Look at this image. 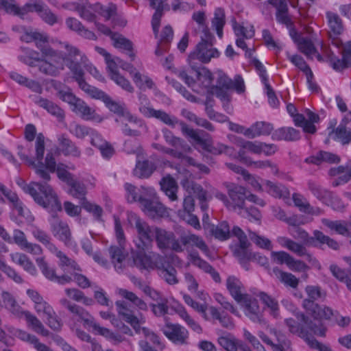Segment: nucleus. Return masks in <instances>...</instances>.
Returning <instances> with one entry per match:
<instances>
[{
  "mask_svg": "<svg viewBox=\"0 0 351 351\" xmlns=\"http://www.w3.org/2000/svg\"><path fill=\"white\" fill-rule=\"evenodd\" d=\"M18 184L38 205L45 208H50L53 210H62V205L58 195L50 185L36 182L26 184L23 180L18 182Z\"/></svg>",
  "mask_w": 351,
  "mask_h": 351,
  "instance_id": "nucleus-1",
  "label": "nucleus"
},
{
  "mask_svg": "<svg viewBox=\"0 0 351 351\" xmlns=\"http://www.w3.org/2000/svg\"><path fill=\"white\" fill-rule=\"evenodd\" d=\"M45 136L42 133L37 134L35 142L36 159L37 163L34 162L33 168L36 173L45 181L47 182L51 179L49 172L56 171V162L51 152H48L45 157V163L43 162L45 153Z\"/></svg>",
  "mask_w": 351,
  "mask_h": 351,
  "instance_id": "nucleus-2",
  "label": "nucleus"
},
{
  "mask_svg": "<svg viewBox=\"0 0 351 351\" xmlns=\"http://www.w3.org/2000/svg\"><path fill=\"white\" fill-rule=\"evenodd\" d=\"M296 317L298 322L293 318H287L285 322L289 331L293 334H296L299 337L304 338L305 340L308 337V331L313 332L315 335L324 337L326 335V327L320 324L316 325L303 313H297Z\"/></svg>",
  "mask_w": 351,
  "mask_h": 351,
  "instance_id": "nucleus-3",
  "label": "nucleus"
},
{
  "mask_svg": "<svg viewBox=\"0 0 351 351\" xmlns=\"http://www.w3.org/2000/svg\"><path fill=\"white\" fill-rule=\"evenodd\" d=\"M23 34L20 39L25 43L34 42L36 47L40 51L44 58H59L58 51L49 45V38L43 33L33 31L31 28L21 27Z\"/></svg>",
  "mask_w": 351,
  "mask_h": 351,
  "instance_id": "nucleus-4",
  "label": "nucleus"
},
{
  "mask_svg": "<svg viewBox=\"0 0 351 351\" xmlns=\"http://www.w3.org/2000/svg\"><path fill=\"white\" fill-rule=\"evenodd\" d=\"M135 228L137 231L138 241L136 245L138 250H149L152 247L154 237L157 226H150L139 217H135Z\"/></svg>",
  "mask_w": 351,
  "mask_h": 351,
  "instance_id": "nucleus-5",
  "label": "nucleus"
},
{
  "mask_svg": "<svg viewBox=\"0 0 351 351\" xmlns=\"http://www.w3.org/2000/svg\"><path fill=\"white\" fill-rule=\"evenodd\" d=\"M213 34H210V38H206V35L201 36V41L197 45L195 50L189 55V58H197L204 63H207L212 58L218 57L219 51L213 47Z\"/></svg>",
  "mask_w": 351,
  "mask_h": 351,
  "instance_id": "nucleus-6",
  "label": "nucleus"
},
{
  "mask_svg": "<svg viewBox=\"0 0 351 351\" xmlns=\"http://www.w3.org/2000/svg\"><path fill=\"white\" fill-rule=\"evenodd\" d=\"M154 236L158 247L161 250H171L176 252H182L184 247L175 234L158 227Z\"/></svg>",
  "mask_w": 351,
  "mask_h": 351,
  "instance_id": "nucleus-7",
  "label": "nucleus"
},
{
  "mask_svg": "<svg viewBox=\"0 0 351 351\" xmlns=\"http://www.w3.org/2000/svg\"><path fill=\"white\" fill-rule=\"evenodd\" d=\"M141 207L144 213L152 219H157L168 216L167 208L160 203L153 191L152 196L148 195L145 199L142 200Z\"/></svg>",
  "mask_w": 351,
  "mask_h": 351,
  "instance_id": "nucleus-8",
  "label": "nucleus"
},
{
  "mask_svg": "<svg viewBox=\"0 0 351 351\" xmlns=\"http://www.w3.org/2000/svg\"><path fill=\"white\" fill-rule=\"evenodd\" d=\"M163 334L176 344H185L189 337L188 330L177 324L166 323L162 327Z\"/></svg>",
  "mask_w": 351,
  "mask_h": 351,
  "instance_id": "nucleus-9",
  "label": "nucleus"
},
{
  "mask_svg": "<svg viewBox=\"0 0 351 351\" xmlns=\"http://www.w3.org/2000/svg\"><path fill=\"white\" fill-rule=\"evenodd\" d=\"M228 193L231 199L230 210H236L244 208L245 200L247 199V191L243 186L229 183L226 185Z\"/></svg>",
  "mask_w": 351,
  "mask_h": 351,
  "instance_id": "nucleus-10",
  "label": "nucleus"
},
{
  "mask_svg": "<svg viewBox=\"0 0 351 351\" xmlns=\"http://www.w3.org/2000/svg\"><path fill=\"white\" fill-rule=\"evenodd\" d=\"M82 64L78 61H70L66 66L71 72L73 79L77 82L79 87L88 95L93 93L96 87L88 84L85 80V73L82 67Z\"/></svg>",
  "mask_w": 351,
  "mask_h": 351,
  "instance_id": "nucleus-11",
  "label": "nucleus"
},
{
  "mask_svg": "<svg viewBox=\"0 0 351 351\" xmlns=\"http://www.w3.org/2000/svg\"><path fill=\"white\" fill-rule=\"evenodd\" d=\"M302 305L315 319H330L333 315L332 310L330 308L320 306L308 299H304Z\"/></svg>",
  "mask_w": 351,
  "mask_h": 351,
  "instance_id": "nucleus-12",
  "label": "nucleus"
},
{
  "mask_svg": "<svg viewBox=\"0 0 351 351\" xmlns=\"http://www.w3.org/2000/svg\"><path fill=\"white\" fill-rule=\"evenodd\" d=\"M139 110L146 117H154L171 127H174L179 123V120L176 117L170 116L165 111L160 110H155L149 106H143L139 108Z\"/></svg>",
  "mask_w": 351,
  "mask_h": 351,
  "instance_id": "nucleus-13",
  "label": "nucleus"
},
{
  "mask_svg": "<svg viewBox=\"0 0 351 351\" xmlns=\"http://www.w3.org/2000/svg\"><path fill=\"white\" fill-rule=\"evenodd\" d=\"M89 96L94 99L102 100L106 106L111 112H113L114 113H116L119 115H124L123 106L112 100L109 95H108L104 91L98 89L97 88H95L93 93L89 95Z\"/></svg>",
  "mask_w": 351,
  "mask_h": 351,
  "instance_id": "nucleus-14",
  "label": "nucleus"
},
{
  "mask_svg": "<svg viewBox=\"0 0 351 351\" xmlns=\"http://www.w3.org/2000/svg\"><path fill=\"white\" fill-rule=\"evenodd\" d=\"M124 187L127 192L126 197L128 202L130 203L138 202L141 205L142 204L143 199H145L147 196H148V195L152 196L153 193L152 189H147L143 186H142L141 189H138L130 183H126Z\"/></svg>",
  "mask_w": 351,
  "mask_h": 351,
  "instance_id": "nucleus-15",
  "label": "nucleus"
},
{
  "mask_svg": "<svg viewBox=\"0 0 351 351\" xmlns=\"http://www.w3.org/2000/svg\"><path fill=\"white\" fill-rule=\"evenodd\" d=\"M245 308V315L254 322H261V314L258 301L248 294L245 296L240 303Z\"/></svg>",
  "mask_w": 351,
  "mask_h": 351,
  "instance_id": "nucleus-16",
  "label": "nucleus"
},
{
  "mask_svg": "<svg viewBox=\"0 0 351 351\" xmlns=\"http://www.w3.org/2000/svg\"><path fill=\"white\" fill-rule=\"evenodd\" d=\"M217 86L226 90L234 89L238 93H242L245 91L244 82L240 75L236 76L234 80H232L224 74H219Z\"/></svg>",
  "mask_w": 351,
  "mask_h": 351,
  "instance_id": "nucleus-17",
  "label": "nucleus"
},
{
  "mask_svg": "<svg viewBox=\"0 0 351 351\" xmlns=\"http://www.w3.org/2000/svg\"><path fill=\"white\" fill-rule=\"evenodd\" d=\"M150 6L156 10L152 20V25L155 36H158L160 19L165 9L169 10L168 4H164L167 0H149Z\"/></svg>",
  "mask_w": 351,
  "mask_h": 351,
  "instance_id": "nucleus-18",
  "label": "nucleus"
},
{
  "mask_svg": "<svg viewBox=\"0 0 351 351\" xmlns=\"http://www.w3.org/2000/svg\"><path fill=\"white\" fill-rule=\"evenodd\" d=\"M226 287L230 294L238 303H241L242 300L247 295L244 293L245 289L242 282L234 276L227 278Z\"/></svg>",
  "mask_w": 351,
  "mask_h": 351,
  "instance_id": "nucleus-19",
  "label": "nucleus"
},
{
  "mask_svg": "<svg viewBox=\"0 0 351 351\" xmlns=\"http://www.w3.org/2000/svg\"><path fill=\"white\" fill-rule=\"evenodd\" d=\"M51 232L54 237L58 238L66 245L69 243L71 239V234L66 223L56 219L51 223Z\"/></svg>",
  "mask_w": 351,
  "mask_h": 351,
  "instance_id": "nucleus-20",
  "label": "nucleus"
},
{
  "mask_svg": "<svg viewBox=\"0 0 351 351\" xmlns=\"http://www.w3.org/2000/svg\"><path fill=\"white\" fill-rule=\"evenodd\" d=\"M59 58H44L38 64L39 71L45 75L50 76H57L59 75L60 71L64 69L63 66H58L55 64L49 61V59H52L53 62L57 63L58 60L61 59L60 53L58 52Z\"/></svg>",
  "mask_w": 351,
  "mask_h": 351,
  "instance_id": "nucleus-21",
  "label": "nucleus"
},
{
  "mask_svg": "<svg viewBox=\"0 0 351 351\" xmlns=\"http://www.w3.org/2000/svg\"><path fill=\"white\" fill-rule=\"evenodd\" d=\"M34 101L36 104L44 108L49 113L56 117L58 119L62 120L64 119V110L52 101L41 97L36 96L34 99Z\"/></svg>",
  "mask_w": 351,
  "mask_h": 351,
  "instance_id": "nucleus-22",
  "label": "nucleus"
},
{
  "mask_svg": "<svg viewBox=\"0 0 351 351\" xmlns=\"http://www.w3.org/2000/svg\"><path fill=\"white\" fill-rule=\"evenodd\" d=\"M180 243L183 246L191 245L196 247L204 254L209 256L210 250L204 239L196 234L184 235L180 237Z\"/></svg>",
  "mask_w": 351,
  "mask_h": 351,
  "instance_id": "nucleus-23",
  "label": "nucleus"
},
{
  "mask_svg": "<svg viewBox=\"0 0 351 351\" xmlns=\"http://www.w3.org/2000/svg\"><path fill=\"white\" fill-rule=\"evenodd\" d=\"M311 239L313 240L311 245L315 247L319 246L322 248V245L326 244L329 248L333 250H338L340 247L337 241L330 238L329 236L325 235L319 230L313 231V236L311 237Z\"/></svg>",
  "mask_w": 351,
  "mask_h": 351,
  "instance_id": "nucleus-24",
  "label": "nucleus"
},
{
  "mask_svg": "<svg viewBox=\"0 0 351 351\" xmlns=\"http://www.w3.org/2000/svg\"><path fill=\"white\" fill-rule=\"evenodd\" d=\"M66 25L69 29L77 32L84 38L89 40L97 39L95 34L92 31L86 29L80 21L75 18L69 17L66 19Z\"/></svg>",
  "mask_w": 351,
  "mask_h": 351,
  "instance_id": "nucleus-25",
  "label": "nucleus"
},
{
  "mask_svg": "<svg viewBox=\"0 0 351 351\" xmlns=\"http://www.w3.org/2000/svg\"><path fill=\"white\" fill-rule=\"evenodd\" d=\"M273 125L265 121H259L253 124L250 128L246 129L245 136L254 138L261 135H269L273 130Z\"/></svg>",
  "mask_w": 351,
  "mask_h": 351,
  "instance_id": "nucleus-26",
  "label": "nucleus"
},
{
  "mask_svg": "<svg viewBox=\"0 0 351 351\" xmlns=\"http://www.w3.org/2000/svg\"><path fill=\"white\" fill-rule=\"evenodd\" d=\"M146 250H138L132 252L133 264L140 269H153L152 258L145 254Z\"/></svg>",
  "mask_w": 351,
  "mask_h": 351,
  "instance_id": "nucleus-27",
  "label": "nucleus"
},
{
  "mask_svg": "<svg viewBox=\"0 0 351 351\" xmlns=\"http://www.w3.org/2000/svg\"><path fill=\"white\" fill-rule=\"evenodd\" d=\"M72 110L86 120H95L97 117L95 110L89 107L85 101L80 98L72 106Z\"/></svg>",
  "mask_w": 351,
  "mask_h": 351,
  "instance_id": "nucleus-28",
  "label": "nucleus"
},
{
  "mask_svg": "<svg viewBox=\"0 0 351 351\" xmlns=\"http://www.w3.org/2000/svg\"><path fill=\"white\" fill-rule=\"evenodd\" d=\"M236 144L241 148L238 154L242 160H246L245 150L257 154L262 153L261 142H252L239 138L237 139Z\"/></svg>",
  "mask_w": 351,
  "mask_h": 351,
  "instance_id": "nucleus-29",
  "label": "nucleus"
},
{
  "mask_svg": "<svg viewBox=\"0 0 351 351\" xmlns=\"http://www.w3.org/2000/svg\"><path fill=\"white\" fill-rule=\"evenodd\" d=\"M160 184L161 189L171 201L173 202L178 200L177 191L178 186L177 182L172 177L168 176L163 178L160 182Z\"/></svg>",
  "mask_w": 351,
  "mask_h": 351,
  "instance_id": "nucleus-30",
  "label": "nucleus"
},
{
  "mask_svg": "<svg viewBox=\"0 0 351 351\" xmlns=\"http://www.w3.org/2000/svg\"><path fill=\"white\" fill-rule=\"evenodd\" d=\"M271 138L276 141H296L300 138V132L293 128H281L272 134Z\"/></svg>",
  "mask_w": 351,
  "mask_h": 351,
  "instance_id": "nucleus-31",
  "label": "nucleus"
},
{
  "mask_svg": "<svg viewBox=\"0 0 351 351\" xmlns=\"http://www.w3.org/2000/svg\"><path fill=\"white\" fill-rule=\"evenodd\" d=\"M156 169L153 162L148 160L137 161L136 167L134 169V175L138 178H148Z\"/></svg>",
  "mask_w": 351,
  "mask_h": 351,
  "instance_id": "nucleus-32",
  "label": "nucleus"
},
{
  "mask_svg": "<svg viewBox=\"0 0 351 351\" xmlns=\"http://www.w3.org/2000/svg\"><path fill=\"white\" fill-rule=\"evenodd\" d=\"M59 145L61 147L62 152L65 156H72L74 157H80L81 152L74 143L64 135H61L58 138Z\"/></svg>",
  "mask_w": 351,
  "mask_h": 351,
  "instance_id": "nucleus-33",
  "label": "nucleus"
},
{
  "mask_svg": "<svg viewBox=\"0 0 351 351\" xmlns=\"http://www.w3.org/2000/svg\"><path fill=\"white\" fill-rule=\"evenodd\" d=\"M10 77L18 84L25 86L36 93H41L43 91L42 86L38 82L29 80L16 72H11Z\"/></svg>",
  "mask_w": 351,
  "mask_h": 351,
  "instance_id": "nucleus-34",
  "label": "nucleus"
},
{
  "mask_svg": "<svg viewBox=\"0 0 351 351\" xmlns=\"http://www.w3.org/2000/svg\"><path fill=\"white\" fill-rule=\"evenodd\" d=\"M272 271L276 278H278L285 285L293 289H295L298 287L299 280L292 274L283 271L277 267H274Z\"/></svg>",
  "mask_w": 351,
  "mask_h": 351,
  "instance_id": "nucleus-35",
  "label": "nucleus"
},
{
  "mask_svg": "<svg viewBox=\"0 0 351 351\" xmlns=\"http://www.w3.org/2000/svg\"><path fill=\"white\" fill-rule=\"evenodd\" d=\"M340 161L338 156L327 152L320 151L316 156H311L306 159V162L319 165L322 162L328 163H337Z\"/></svg>",
  "mask_w": 351,
  "mask_h": 351,
  "instance_id": "nucleus-36",
  "label": "nucleus"
},
{
  "mask_svg": "<svg viewBox=\"0 0 351 351\" xmlns=\"http://www.w3.org/2000/svg\"><path fill=\"white\" fill-rule=\"evenodd\" d=\"M1 298L5 307L16 316H21L23 311L14 296L8 291H3Z\"/></svg>",
  "mask_w": 351,
  "mask_h": 351,
  "instance_id": "nucleus-37",
  "label": "nucleus"
},
{
  "mask_svg": "<svg viewBox=\"0 0 351 351\" xmlns=\"http://www.w3.org/2000/svg\"><path fill=\"white\" fill-rule=\"evenodd\" d=\"M22 315H24L26 321L36 332L45 337L49 336V330L44 327L42 322L35 315L29 311H23Z\"/></svg>",
  "mask_w": 351,
  "mask_h": 351,
  "instance_id": "nucleus-38",
  "label": "nucleus"
},
{
  "mask_svg": "<svg viewBox=\"0 0 351 351\" xmlns=\"http://www.w3.org/2000/svg\"><path fill=\"white\" fill-rule=\"evenodd\" d=\"M62 47L66 50L64 56L61 58L66 62V64L70 61H77V57L80 56V61L82 62V56H86L84 53L75 46L69 44V43H61Z\"/></svg>",
  "mask_w": 351,
  "mask_h": 351,
  "instance_id": "nucleus-39",
  "label": "nucleus"
},
{
  "mask_svg": "<svg viewBox=\"0 0 351 351\" xmlns=\"http://www.w3.org/2000/svg\"><path fill=\"white\" fill-rule=\"evenodd\" d=\"M164 138L167 143L173 146L176 149H181L184 152H189L191 148L184 143V141L176 136H174L172 133L167 129L162 130Z\"/></svg>",
  "mask_w": 351,
  "mask_h": 351,
  "instance_id": "nucleus-40",
  "label": "nucleus"
},
{
  "mask_svg": "<svg viewBox=\"0 0 351 351\" xmlns=\"http://www.w3.org/2000/svg\"><path fill=\"white\" fill-rule=\"evenodd\" d=\"M12 260L23 267V269L31 274H35L36 269L32 262L25 254L14 253L11 254Z\"/></svg>",
  "mask_w": 351,
  "mask_h": 351,
  "instance_id": "nucleus-41",
  "label": "nucleus"
},
{
  "mask_svg": "<svg viewBox=\"0 0 351 351\" xmlns=\"http://www.w3.org/2000/svg\"><path fill=\"white\" fill-rule=\"evenodd\" d=\"M210 232L216 239L223 241L230 237V226L226 221H223L217 226L211 225L210 226Z\"/></svg>",
  "mask_w": 351,
  "mask_h": 351,
  "instance_id": "nucleus-42",
  "label": "nucleus"
},
{
  "mask_svg": "<svg viewBox=\"0 0 351 351\" xmlns=\"http://www.w3.org/2000/svg\"><path fill=\"white\" fill-rule=\"evenodd\" d=\"M280 243L289 250L300 257L304 256L308 252L306 248L302 244L298 243L290 239L282 237L280 239Z\"/></svg>",
  "mask_w": 351,
  "mask_h": 351,
  "instance_id": "nucleus-43",
  "label": "nucleus"
},
{
  "mask_svg": "<svg viewBox=\"0 0 351 351\" xmlns=\"http://www.w3.org/2000/svg\"><path fill=\"white\" fill-rule=\"evenodd\" d=\"M225 12L222 8H217L215 10L214 17L212 19L211 24L213 28H215L217 36L221 38L223 36V28L225 25Z\"/></svg>",
  "mask_w": 351,
  "mask_h": 351,
  "instance_id": "nucleus-44",
  "label": "nucleus"
},
{
  "mask_svg": "<svg viewBox=\"0 0 351 351\" xmlns=\"http://www.w3.org/2000/svg\"><path fill=\"white\" fill-rule=\"evenodd\" d=\"M238 341L230 333L220 336L217 339L218 343L226 351H237Z\"/></svg>",
  "mask_w": 351,
  "mask_h": 351,
  "instance_id": "nucleus-45",
  "label": "nucleus"
},
{
  "mask_svg": "<svg viewBox=\"0 0 351 351\" xmlns=\"http://www.w3.org/2000/svg\"><path fill=\"white\" fill-rule=\"evenodd\" d=\"M334 135V138L338 139L343 145L348 144L351 142V130L345 125L340 124L335 130H332L329 135Z\"/></svg>",
  "mask_w": 351,
  "mask_h": 351,
  "instance_id": "nucleus-46",
  "label": "nucleus"
},
{
  "mask_svg": "<svg viewBox=\"0 0 351 351\" xmlns=\"http://www.w3.org/2000/svg\"><path fill=\"white\" fill-rule=\"evenodd\" d=\"M326 16L330 32H332L334 36L341 34L343 31V24L339 16L337 14L332 12H327Z\"/></svg>",
  "mask_w": 351,
  "mask_h": 351,
  "instance_id": "nucleus-47",
  "label": "nucleus"
},
{
  "mask_svg": "<svg viewBox=\"0 0 351 351\" xmlns=\"http://www.w3.org/2000/svg\"><path fill=\"white\" fill-rule=\"evenodd\" d=\"M70 186L69 193L74 197L84 202L86 199L85 195L86 193L85 185L75 179L68 184Z\"/></svg>",
  "mask_w": 351,
  "mask_h": 351,
  "instance_id": "nucleus-48",
  "label": "nucleus"
},
{
  "mask_svg": "<svg viewBox=\"0 0 351 351\" xmlns=\"http://www.w3.org/2000/svg\"><path fill=\"white\" fill-rule=\"evenodd\" d=\"M324 225L327 226L330 230L336 231L338 234L345 235L348 234L351 236V233L349 232V229L347 227V223L345 221H330L326 219H322Z\"/></svg>",
  "mask_w": 351,
  "mask_h": 351,
  "instance_id": "nucleus-49",
  "label": "nucleus"
},
{
  "mask_svg": "<svg viewBox=\"0 0 351 351\" xmlns=\"http://www.w3.org/2000/svg\"><path fill=\"white\" fill-rule=\"evenodd\" d=\"M109 253L112 262L114 263L115 268L121 269V264L125 258L122 245L111 246L109 248Z\"/></svg>",
  "mask_w": 351,
  "mask_h": 351,
  "instance_id": "nucleus-50",
  "label": "nucleus"
},
{
  "mask_svg": "<svg viewBox=\"0 0 351 351\" xmlns=\"http://www.w3.org/2000/svg\"><path fill=\"white\" fill-rule=\"evenodd\" d=\"M330 66L335 71H341L351 66V62L346 59V56L342 55V58H339L334 53H330L327 57Z\"/></svg>",
  "mask_w": 351,
  "mask_h": 351,
  "instance_id": "nucleus-51",
  "label": "nucleus"
},
{
  "mask_svg": "<svg viewBox=\"0 0 351 351\" xmlns=\"http://www.w3.org/2000/svg\"><path fill=\"white\" fill-rule=\"evenodd\" d=\"M119 293L122 297L132 302L140 310L147 311L148 307L147 304L134 293L126 289H120Z\"/></svg>",
  "mask_w": 351,
  "mask_h": 351,
  "instance_id": "nucleus-52",
  "label": "nucleus"
},
{
  "mask_svg": "<svg viewBox=\"0 0 351 351\" xmlns=\"http://www.w3.org/2000/svg\"><path fill=\"white\" fill-rule=\"evenodd\" d=\"M330 271L334 277L339 281L344 282L348 289L351 291V276H348L344 270L336 265H331L330 266Z\"/></svg>",
  "mask_w": 351,
  "mask_h": 351,
  "instance_id": "nucleus-53",
  "label": "nucleus"
},
{
  "mask_svg": "<svg viewBox=\"0 0 351 351\" xmlns=\"http://www.w3.org/2000/svg\"><path fill=\"white\" fill-rule=\"evenodd\" d=\"M51 252H54L56 254V256L59 258V260H60L59 266L60 267H64L66 266V267H69L73 269V270L81 271V269L79 267V265L77 264V263L74 260L69 258L62 252L58 250L57 248H56V250H53Z\"/></svg>",
  "mask_w": 351,
  "mask_h": 351,
  "instance_id": "nucleus-54",
  "label": "nucleus"
},
{
  "mask_svg": "<svg viewBox=\"0 0 351 351\" xmlns=\"http://www.w3.org/2000/svg\"><path fill=\"white\" fill-rule=\"evenodd\" d=\"M93 10L106 20H109L116 14L117 6L112 3L106 6L102 5L100 3H96L94 5Z\"/></svg>",
  "mask_w": 351,
  "mask_h": 351,
  "instance_id": "nucleus-55",
  "label": "nucleus"
},
{
  "mask_svg": "<svg viewBox=\"0 0 351 351\" xmlns=\"http://www.w3.org/2000/svg\"><path fill=\"white\" fill-rule=\"evenodd\" d=\"M298 47L300 51L309 58H313V56L317 53L314 44L308 38H302L300 40L298 41Z\"/></svg>",
  "mask_w": 351,
  "mask_h": 351,
  "instance_id": "nucleus-56",
  "label": "nucleus"
},
{
  "mask_svg": "<svg viewBox=\"0 0 351 351\" xmlns=\"http://www.w3.org/2000/svg\"><path fill=\"white\" fill-rule=\"evenodd\" d=\"M33 236L45 245L50 251L56 250V247L50 242V237L43 230L36 228L32 231Z\"/></svg>",
  "mask_w": 351,
  "mask_h": 351,
  "instance_id": "nucleus-57",
  "label": "nucleus"
},
{
  "mask_svg": "<svg viewBox=\"0 0 351 351\" xmlns=\"http://www.w3.org/2000/svg\"><path fill=\"white\" fill-rule=\"evenodd\" d=\"M113 45L116 48L123 49L127 51L132 50V43L123 35L115 33L112 35Z\"/></svg>",
  "mask_w": 351,
  "mask_h": 351,
  "instance_id": "nucleus-58",
  "label": "nucleus"
},
{
  "mask_svg": "<svg viewBox=\"0 0 351 351\" xmlns=\"http://www.w3.org/2000/svg\"><path fill=\"white\" fill-rule=\"evenodd\" d=\"M0 7L8 14L23 18L22 8L17 6L14 0H0Z\"/></svg>",
  "mask_w": 351,
  "mask_h": 351,
  "instance_id": "nucleus-59",
  "label": "nucleus"
},
{
  "mask_svg": "<svg viewBox=\"0 0 351 351\" xmlns=\"http://www.w3.org/2000/svg\"><path fill=\"white\" fill-rule=\"evenodd\" d=\"M176 274V269L171 265H167V267L160 272V277L164 279L167 284L171 285L178 283Z\"/></svg>",
  "mask_w": 351,
  "mask_h": 351,
  "instance_id": "nucleus-60",
  "label": "nucleus"
},
{
  "mask_svg": "<svg viewBox=\"0 0 351 351\" xmlns=\"http://www.w3.org/2000/svg\"><path fill=\"white\" fill-rule=\"evenodd\" d=\"M193 20H194L199 25V27L202 29V35H206V38L209 37L210 38V30L206 24V16L204 12L199 11L197 12H194L192 16Z\"/></svg>",
  "mask_w": 351,
  "mask_h": 351,
  "instance_id": "nucleus-61",
  "label": "nucleus"
},
{
  "mask_svg": "<svg viewBox=\"0 0 351 351\" xmlns=\"http://www.w3.org/2000/svg\"><path fill=\"white\" fill-rule=\"evenodd\" d=\"M149 306L154 315L157 317H162L168 313V300L166 298L158 302L151 303Z\"/></svg>",
  "mask_w": 351,
  "mask_h": 351,
  "instance_id": "nucleus-62",
  "label": "nucleus"
},
{
  "mask_svg": "<svg viewBox=\"0 0 351 351\" xmlns=\"http://www.w3.org/2000/svg\"><path fill=\"white\" fill-rule=\"evenodd\" d=\"M293 200L295 206L298 207L301 211L308 214L315 213L313 210V207L311 206L309 203L302 195L294 193L293 195Z\"/></svg>",
  "mask_w": 351,
  "mask_h": 351,
  "instance_id": "nucleus-63",
  "label": "nucleus"
},
{
  "mask_svg": "<svg viewBox=\"0 0 351 351\" xmlns=\"http://www.w3.org/2000/svg\"><path fill=\"white\" fill-rule=\"evenodd\" d=\"M249 237L257 246L261 248L270 250L272 248L271 241L264 237L259 236L256 233L249 230Z\"/></svg>",
  "mask_w": 351,
  "mask_h": 351,
  "instance_id": "nucleus-64",
  "label": "nucleus"
}]
</instances>
